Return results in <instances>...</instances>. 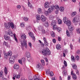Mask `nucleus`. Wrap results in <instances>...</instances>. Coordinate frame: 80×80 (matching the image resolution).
<instances>
[{
  "instance_id": "41",
  "label": "nucleus",
  "mask_w": 80,
  "mask_h": 80,
  "mask_svg": "<svg viewBox=\"0 0 80 80\" xmlns=\"http://www.w3.org/2000/svg\"><path fill=\"white\" fill-rule=\"evenodd\" d=\"M62 74L63 75H66L67 74V72L66 71L64 70L62 71Z\"/></svg>"
},
{
  "instance_id": "13",
  "label": "nucleus",
  "mask_w": 80,
  "mask_h": 80,
  "mask_svg": "<svg viewBox=\"0 0 80 80\" xmlns=\"http://www.w3.org/2000/svg\"><path fill=\"white\" fill-rule=\"evenodd\" d=\"M4 26L7 29H9L10 28V26L9 25H8V23H4Z\"/></svg>"
},
{
  "instance_id": "33",
  "label": "nucleus",
  "mask_w": 80,
  "mask_h": 80,
  "mask_svg": "<svg viewBox=\"0 0 80 80\" xmlns=\"http://www.w3.org/2000/svg\"><path fill=\"white\" fill-rule=\"evenodd\" d=\"M59 10L60 12H63L64 10V8H63V7H61L60 8Z\"/></svg>"
},
{
  "instance_id": "45",
  "label": "nucleus",
  "mask_w": 80,
  "mask_h": 80,
  "mask_svg": "<svg viewBox=\"0 0 80 80\" xmlns=\"http://www.w3.org/2000/svg\"><path fill=\"white\" fill-rule=\"evenodd\" d=\"M49 75H50V76H51V77H53V72H51L50 73H49Z\"/></svg>"
},
{
  "instance_id": "62",
  "label": "nucleus",
  "mask_w": 80,
  "mask_h": 80,
  "mask_svg": "<svg viewBox=\"0 0 80 80\" xmlns=\"http://www.w3.org/2000/svg\"><path fill=\"white\" fill-rule=\"evenodd\" d=\"M42 32L43 34H44L45 33V30L44 29H42Z\"/></svg>"
},
{
  "instance_id": "24",
  "label": "nucleus",
  "mask_w": 80,
  "mask_h": 80,
  "mask_svg": "<svg viewBox=\"0 0 80 80\" xmlns=\"http://www.w3.org/2000/svg\"><path fill=\"white\" fill-rule=\"evenodd\" d=\"M61 48V46L60 45L58 44L56 45V48L58 50H60Z\"/></svg>"
},
{
  "instance_id": "21",
  "label": "nucleus",
  "mask_w": 80,
  "mask_h": 80,
  "mask_svg": "<svg viewBox=\"0 0 80 80\" xmlns=\"http://www.w3.org/2000/svg\"><path fill=\"white\" fill-rule=\"evenodd\" d=\"M28 7H30V8H32V4H31V3H30V2H29V0H28Z\"/></svg>"
},
{
  "instance_id": "37",
  "label": "nucleus",
  "mask_w": 80,
  "mask_h": 80,
  "mask_svg": "<svg viewBox=\"0 0 80 80\" xmlns=\"http://www.w3.org/2000/svg\"><path fill=\"white\" fill-rule=\"evenodd\" d=\"M38 13H41L42 12V9L40 8H38Z\"/></svg>"
},
{
  "instance_id": "36",
  "label": "nucleus",
  "mask_w": 80,
  "mask_h": 80,
  "mask_svg": "<svg viewBox=\"0 0 80 80\" xmlns=\"http://www.w3.org/2000/svg\"><path fill=\"white\" fill-rule=\"evenodd\" d=\"M31 27L30 26H27L26 27V29L27 30H28V31H30V30H31Z\"/></svg>"
},
{
  "instance_id": "20",
  "label": "nucleus",
  "mask_w": 80,
  "mask_h": 80,
  "mask_svg": "<svg viewBox=\"0 0 80 80\" xmlns=\"http://www.w3.org/2000/svg\"><path fill=\"white\" fill-rule=\"evenodd\" d=\"M68 29L70 31H73V26H68Z\"/></svg>"
},
{
  "instance_id": "55",
  "label": "nucleus",
  "mask_w": 80,
  "mask_h": 80,
  "mask_svg": "<svg viewBox=\"0 0 80 80\" xmlns=\"http://www.w3.org/2000/svg\"><path fill=\"white\" fill-rule=\"evenodd\" d=\"M2 75H3V72L2 71H1L0 72V77H2Z\"/></svg>"
},
{
  "instance_id": "54",
  "label": "nucleus",
  "mask_w": 80,
  "mask_h": 80,
  "mask_svg": "<svg viewBox=\"0 0 80 80\" xmlns=\"http://www.w3.org/2000/svg\"><path fill=\"white\" fill-rule=\"evenodd\" d=\"M54 10L55 11V13L56 14H58V10H59V9H55Z\"/></svg>"
},
{
  "instance_id": "25",
  "label": "nucleus",
  "mask_w": 80,
  "mask_h": 80,
  "mask_svg": "<svg viewBox=\"0 0 80 80\" xmlns=\"http://www.w3.org/2000/svg\"><path fill=\"white\" fill-rule=\"evenodd\" d=\"M71 58L72 61V62H75V59L73 56H71Z\"/></svg>"
},
{
  "instance_id": "26",
  "label": "nucleus",
  "mask_w": 80,
  "mask_h": 80,
  "mask_svg": "<svg viewBox=\"0 0 80 80\" xmlns=\"http://www.w3.org/2000/svg\"><path fill=\"white\" fill-rule=\"evenodd\" d=\"M77 14V12L76 11H75L71 13V15L72 17H74L75 15H76Z\"/></svg>"
},
{
  "instance_id": "27",
  "label": "nucleus",
  "mask_w": 80,
  "mask_h": 80,
  "mask_svg": "<svg viewBox=\"0 0 80 80\" xmlns=\"http://www.w3.org/2000/svg\"><path fill=\"white\" fill-rule=\"evenodd\" d=\"M14 77H15L16 78H20V75H17V74H15V76H14Z\"/></svg>"
},
{
  "instance_id": "14",
  "label": "nucleus",
  "mask_w": 80,
  "mask_h": 80,
  "mask_svg": "<svg viewBox=\"0 0 80 80\" xmlns=\"http://www.w3.org/2000/svg\"><path fill=\"white\" fill-rule=\"evenodd\" d=\"M63 21L64 23H67V22L68 21V18L65 17H64L63 19Z\"/></svg>"
},
{
  "instance_id": "34",
  "label": "nucleus",
  "mask_w": 80,
  "mask_h": 80,
  "mask_svg": "<svg viewBox=\"0 0 80 80\" xmlns=\"http://www.w3.org/2000/svg\"><path fill=\"white\" fill-rule=\"evenodd\" d=\"M36 18L37 20H40V15L38 14L36 15Z\"/></svg>"
},
{
  "instance_id": "12",
  "label": "nucleus",
  "mask_w": 80,
  "mask_h": 80,
  "mask_svg": "<svg viewBox=\"0 0 80 80\" xmlns=\"http://www.w3.org/2000/svg\"><path fill=\"white\" fill-rule=\"evenodd\" d=\"M8 35H9L11 37H12L13 34V33H12V31L10 29H9L8 31Z\"/></svg>"
},
{
  "instance_id": "1",
  "label": "nucleus",
  "mask_w": 80,
  "mask_h": 80,
  "mask_svg": "<svg viewBox=\"0 0 80 80\" xmlns=\"http://www.w3.org/2000/svg\"><path fill=\"white\" fill-rule=\"evenodd\" d=\"M21 38L23 39L22 41H21V47L22 48L24 47V46L26 48H27V42H26V39L27 38V36L25 34L22 33L21 36Z\"/></svg>"
},
{
  "instance_id": "31",
  "label": "nucleus",
  "mask_w": 80,
  "mask_h": 80,
  "mask_svg": "<svg viewBox=\"0 0 80 80\" xmlns=\"http://www.w3.org/2000/svg\"><path fill=\"white\" fill-rule=\"evenodd\" d=\"M51 35L52 37H54L55 36V32H52L51 33Z\"/></svg>"
},
{
  "instance_id": "58",
  "label": "nucleus",
  "mask_w": 80,
  "mask_h": 80,
  "mask_svg": "<svg viewBox=\"0 0 80 80\" xmlns=\"http://www.w3.org/2000/svg\"><path fill=\"white\" fill-rule=\"evenodd\" d=\"M14 38L15 41H16L17 43H18V40H17V38H16V37H15Z\"/></svg>"
},
{
  "instance_id": "23",
  "label": "nucleus",
  "mask_w": 80,
  "mask_h": 80,
  "mask_svg": "<svg viewBox=\"0 0 80 80\" xmlns=\"http://www.w3.org/2000/svg\"><path fill=\"white\" fill-rule=\"evenodd\" d=\"M72 67L73 68H74L75 70H77V65H76L75 64H73L72 65Z\"/></svg>"
},
{
  "instance_id": "53",
  "label": "nucleus",
  "mask_w": 80,
  "mask_h": 80,
  "mask_svg": "<svg viewBox=\"0 0 80 80\" xmlns=\"http://www.w3.org/2000/svg\"><path fill=\"white\" fill-rule=\"evenodd\" d=\"M50 70H48L46 71V74L47 75H49V74H50Z\"/></svg>"
},
{
  "instance_id": "61",
  "label": "nucleus",
  "mask_w": 80,
  "mask_h": 80,
  "mask_svg": "<svg viewBox=\"0 0 80 80\" xmlns=\"http://www.w3.org/2000/svg\"><path fill=\"white\" fill-rule=\"evenodd\" d=\"M18 62L19 63H20V64H22V62H22L21 60H18Z\"/></svg>"
},
{
  "instance_id": "42",
  "label": "nucleus",
  "mask_w": 80,
  "mask_h": 80,
  "mask_svg": "<svg viewBox=\"0 0 80 80\" xmlns=\"http://www.w3.org/2000/svg\"><path fill=\"white\" fill-rule=\"evenodd\" d=\"M52 26H53V30H54L57 29V25H56V24L55 25H53Z\"/></svg>"
},
{
  "instance_id": "63",
  "label": "nucleus",
  "mask_w": 80,
  "mask_h": 80,
  "mask_svg": "<svg viewBox=\"0 0 80 80\" xmlns=\"http://www.w3.org/2000/svg\"><path fill=\"white\" fill-rule=\"evenodd\" d=\"M58 41L60 42L61 41V37H59L58 38Z\"/></svg>"
},
{
  "instance_id": "56",
  "label": "nucleus",
  "mask_w": 80,
  "mask_h": 80,
  "mask_svg": "<svg viewBox=\"0 0 80 80\" xmlns=\"http://www.w3.org/2000/svg\"><path fill=\"white\" fill-rule=\"evenodd\" d=\"M21 60L22 62H24L25 61V58H22Z\"/></svg>"
},
{
  "instance_id": "47",
  "label": "nucleus",
  "mask_w": 80,
  "mask_h": 80,
  "mask_svg": "<svg viewBox=\"0 0 80 80\" xmlns=\"http://www.w3.org/2000/svg\"><path fill=\"white\" fill-rule=\"evenodd\" d=\"M66 33H67V35L68 37H70V33H69L68 31L67 30V31H66Z\"/></svg>"
},
{
  "instance_id": "3",
  "label": "nucleus",
  "mask_w": 80,
  "mask_h": 80,
  "mask_svg": "<svg viewBox=\"0 0 80 80\" xmlns=\"http://www.w3.org/2000/svg\"><path fill=\"white\" fill-rule=\"evenodd\" d=\"M53 10H55V6H51L49 7V9H48V12L49 13H51L53 12Z\"/></svg>"
},
{
  "instance_id": "6",
  "label": "nucleus",
  "mask_w": 80,
  "mask_h": 80,
  "mask_svg": "<svg viewBox=\"0 0 80 80\" xmlns=\"http://www.w3.org/2000/svg\"><path fill=\"white\" fill-rule=\"evenodd\" d=\"M29 35L30 37H31V38H32L33 40H35V38L34 36V35H33V33L32 32H30L29 33Z\"/></svg>"
},
{
  "instance_id": "22",
  "label": "nucleus",
  "mask_w": 80,
  "mask_h": 80,
  "mask_svg": "<svg viewBox=\"0 0 80 80\" xmlns=\"http://www.w3.org/2000/svg\"><path fill=\"white\" fill-rule=\"evenodd\" d=\"M26 57L28 58H30V52H27L26 53Z\"/></svg>"
},
{
  "instance_id": "18",
  "label": "nucleus",
  "mask_w": 80,
  "mask_h": 80,
  "mask_svg": "<svg viewBox=\"0 0 80 80\" xmlns=\"http://www.w3.org/2000/svg\"><path fill=\"white\" fill-rule=\"evenodd\" d=\"M41 64H40V63H38L37 65L36 68H37V69H39V70H40V69L41 68Z\"/></svg>"
},
{
  "instance_id": "5",
  "label": "nucleus",
  "mask_w": 80,
  "mask_h": 80,
  "mask_svg": "<svg viewBox=\"0 0 80 80\" xmlns=\"http://www.w3.org/2000/svg\"><path fill=\"white\" fill-rule=\"evenodd\" d=\"M41 20L43 22H45L46 21V20H47V18L44 16V15H42L41 17Z\"/></svg>"
},
{
  "instance_id": "35",
  "label": "nucleus",
  "mask_w": 80,
  "mask_h": 80,
  "mask_svg": "<svg viewBox=\"0 0 80 80\" xmlns=\"http://www.w3.org/2000/svg\"><path fill=\"white\" fill-rule=\"evenodd\" d=\"M58 24H62V20L60 19H59L58 21Z\"/></svg>"
},
{
  "instance_id": "4",
  "label": "nucleus",
  "mask_w": 80,
  "mask_h": 80,
  "mask_svg": "<svg viewBox=\"0 0 80 80\" xmlns=\"http://www.w3.org/2000/svg\"><path fill=\"white\" fill-rule=\"evenodd\" d=\"M14 59L15 57H14L11 56L9 58V63H11V64H13L14 63V62H15Z\"/></svg>"
},
{
  "instance_id": "50",
  "label": "nucleus",
  "mask_w": 80,
  "mask_h": 80,
  "mask_svg": "<svg viewBox=\"0 0 80 80\" xmlns=\"http://www.w3.org/2000/svg\"><path fill=\"white\" fill-rule=\"evenodd\" d=\"M77 32L78 33H80V29L79 28L77 29Z\"/></svg>"
},
{
  "instance_id": "39",
  "label": "nucleus",
  "mask_w": 80,
  "mask_h": 80,
  "mask_svg": "<svg viewBox=\"0 0 80 80\" xmlns=\"http://www.w3.org/2000/svg\"><path fill=\"white\" fill-rule=\"evenodd\" d=\"M44 25L46 27H48V23L47 22H46L44 24Z\"/></svg>"
},
{
  "instance_id": "51",
  "label": "nucleus",
  "mask_w": 80,
  "mask_h": 80,
  "mask_svg": "<svg viewBox=\"0 0 80 80\" xmlns=\"http://www.w3.org/2000/svg\"><path fill=\"white\" fill-rule=\"evenodd\" d=\"M23 18L24 21H28V18L26 17H24Z\"/></svg>"
},
{
  "instance_id": "10",
  "label": "nucleus",
  "mask_w": 80,
  "mask_h": 80,
  "mask_svg": "<svg viewBox=\"0 0 80 80\" xmlns=\"http://www.w3.org/2000/svg\"><path fill=\"white\" fill-rule=\"evenodd\" d=\"M4 39L6 40H11L10 37L7 35H4Z\"/></svg>"
},
{
  "instance_id": "57",
  "label": "nucleus",
  "mask_w": 80,
  "mask_h": 80,
  "mask_svg": "<svg viewBox=\"0 0 80 80\" xmlns=\"http://www.w3.org/2000/svg\"><path fill=\"white\" fill-rule=\"evenodd\" d=\"M52 42L54 43H56V39H52Z\"/></svg>"
},
{
  "instance_id": "16",
  "label": "nucleus",
  "mask_w": 80,
  "mask_h": 80,
  "mask_svg": "<svg viewBox=\"0 0 80 80\" xmlns=\"http://www.w3.org/2000/svg\"><path fill=\"white\" fill-rule=\"evenodd\" d=\"M34 80H40V78H38L37 75H35L33 77Z\"/></svg>"
},
{
  "instance_id": "59",
  "label": "nucleus",
  "mask_w": 80,
  "mask_h": 80,
  "mask_svg": "<svg viewBox=\"0 0 80 80\" xmlns=\"http://www.w3.org/2000/svg\"><path fill=\"white\" fill-rule=\"evenodd\" d=\"M43 40L44 42H47V39H46V38L45 37H44L43 38Z\"/></svg>"
},
{
  "instance_id": "64",
  "label": "nucleus",
  "mask_w": 80,
  "mask_h": 80,
  "mask_svg": "<svg viewBox=\"0 0 80 80\" xmlns=\"http://www.w3.org/2000/svg\"><path fill=\"white\" fill-rule=\"evenodd\" d=\"M8 53H5L4 54V57H8Z\"/></svg>"
},
{
  "instance_id": "32",
  "label": "nucleus",
  "mask_w": 80,
  "mask_h": 80,
  "mask_svg": "<svg viewBox=\"0 0 80 80\" xmlns=\"http://www.w3.org/2000/svg\"><path fill=\"white\" fill-rule=\"evenodd\" d=\"M41 62L42 65L43 66H45V61H44V60L43 59H41Z\"/></svg>"
},
{
  "instance_id": "2",
  "label": "nucleus",
  "mask_w": 80,
  "mask_h": 80,
  "mask_svg": "<svg viewBox=\"0 0 80 80\" xmlns=\"http://www.w3.org/2000/svg\"><path fill=\"white\" fill-rule=\"evenodd\" d=\"M42 54L44 55V56H47V55H50L51 54V52L50 51V50L48 48H46L45 49H43L42 51Z\"/></svg>"
},
{
  "instance_id": "49",
  "label": "nucleus",
  "mask_w": 80,
  "mask_h": 80,
  "mask_svg": "<svg viewBox=\"0 0 80 80\" xmlns=\"http://www.w3.org/2000/svg\"><path fill=\"white\" fill-rule=\"evenodd\" d=\"M57 30L58 32H60V31H61V30H62V29H61V28H60V27L58 28Z\"/></svg>"
},
{
  "instance_id": "15",
  "label": "nucleus",
  "mask_w": 80,
  "mask_h": 80,
  "mask_svg": "<svg viewBox=\"0 0 80 80\" xmlns=\"http://www.w3.org/2000/svg\"><path fill=\"white\" fill-rule=\"evenodd\" d=\"M20 68V66H19V65L18 64H15L14 65V68L15 69H18V68Z\"/></svg>"
},
{
  "instance_id": "60",
  "label": "nucleus",
  "mask_w": 80,
  "mask_h": 80,
  "mask_svg": "<svg viewBox=\"0 0 80 80\" xmlns=\"http://www.w3.org/2000/svg\"><path fill=\"white\" fill-rule=\"evenodd\" d=\"M76 53H77V54H80V50H78L77 51Z\"/></svg>"
},
{
  "instance_id": "17",
  "label": "nucleus",
  "mask_w": 80,
  "mask_h": 80,
  "mask_svg": "<svg viewBox=\"0 0 80 80\" xmlns=\"http://www.w3.org/2000/svg\"><path fill=\"white\" fill-rule=\"evenodd\" d=\"M57 24V21L55 20H52V26L55 25Z\"/></svg>"
},
{
  "instance_id": "29",
  "label": "nucleus",
  "mask_w": 80,
  "mask_h": 80,
  "mask_svg": "<svg viewBox=\"0 0 80 80\" xmlns=\"http://www.w3.org/2000/svg\"><path fill=\"white\" fill-rule=\"evenodd\" d=\"M54 10H59V6L57 5L54 6Z\"/></svg>"
},
{
  "instance_id": "43",
  "label": "nucleus",
  "mask_w": 80,
  "mask_h": 80,
  "mask_svg": "<svg viewBox=\"0 0 80 80\" xmlns=\"http://www.w3.org/2000/svg\"><path fill=\"white\" fill-rule=\"evenodd\" d=\"M3 45L4 46H6V47H8V43L5 42H4V43H3Z\"/></svg>"
},
{
  "instance_id": "28",
  "label": "nucleus",
  "mask_w": 80,
  "mask_h": 80,
  "mask_svg": "<svg viewBox=\"0 0 80 80\" xmlns=\"http://www.w3.org/2000/svg\"><path fill=\"white\" fill-rule=\"evenodd\" d=\"M54 18V16L53 15H50L49 16V20H52Z\"/></svg>"
},
{
  "instance_id": "44",
  "label": "nucleus",
  "mask_w": 80,
  "mask_h": 80,
  "mask_svg": "<svg viewBox=\"0 0 80 80\" xmlns=\"http://www.w3.org/2000/svg\"><path fill=\"white\" fill-rule=\"evenodd\" d=\"M44 45L46 47H48V42H47L46 41V42H44Z\"/></svg>"
},
{
  "instance_id": "11",
  "label": "nucleus",
  "mask_w": 80,
  "mask_h": 80,
  "mask_svg": "<svg viewBox=\"0 0 80 80\" xmlns=\"http://www.w3.org/2000/svg\"><path fill=\"white\" fill-rule=\"evenodd\" d=\"M49 5H50V4L48 2H45V3L44 4V7L45 8H47L48 7H49Z\"/></svg>"
},
{
  "instance_id": "7",
  "label": "nucleus",
  "mask_w": 80,
  "mask_h": 80,
  "mask_svg": "<svg viewBox=\"0 0 80 80\" xmlns=\"http://www.w3.org/2000/svg\"><path fill=\"white\" fill-rule=\"evenodd\" d=\"M8 25H9V27H11L12 29L14 28V24L12 22H8Z\"/></svg>"
},
{
  "instance_id": "46",
  "label": "nucleus",
  "mask_w": 80,
  "mask_h": 80,
  "mask_svg": "<svg viewBox=\"0 0 80 80\" xmlns=\"http://www.w3.org/2000/svg\"><path fill=\"white\" fill-rule=\"evenodd\" d=\"M20 26H21V27H25V23L24 22H22L20 24Z\"/></svg>"
},
{
  "instance_id": "9",
  "label": "nucleus",
  "mask_w": 80,
  "mask_h": 80,
  "mask_svg": "<svg viewBox=\"0 0 80 80\" xmlns=\"http://www.w3.org/2000/svg\"><path fill=\"white\" fill-rule=\"evenodd\" d=\"M78 18L77 17H75L73 18L72 22L73 23H75V22H78Z\"/></svg>"
},
{
  "instance_id": "38",
  "label": "nucleus",
  "mask_w": 80,
  "mask_h": 80,
  "mask_svg": "<svg viewBox=\"0 0 80 80\" xmlns=\"http://www.w3.org/2000/svg\"><path fill=\"white\" fill-rule=\"evenodd\" d=\"M4 73L5 74H7V73H8L7 71V68L6 67L4 68Z\"/></svg>"
},
{
  "instance_id": "30",
  "label": "nucleus",
  "mask_w": 80,
  "mask_h": 80,
  "mask_svg": "<svg viewBox=\"0 0 80 80\" xmlns=\"http://www.w3.org/2000/svg\"><path fill=\"white\" fill-rule=\"evenodd\" d=\"M8 56H11L12 55V51H10L8 52Z\"/></svg>"
},
{
  "instance_id": "52",
  "label": "nucleus",
  "mask_w": 80,
  "mask_h": 80,
  "mask_svg": "<svg viewBox=\"0 0 80 80\" xmlns=\"http://www.w3.org/2000/svg\"><path fill=\"white\" fill-rule=\"evenodd\" d=\"M64 64L66 67H67V62L65 61V60H64Z\"/></svg>"
},
{
  "instance_id": "8",
  "label": "nucleus",
  "mask_w": 80,
  "mask_h": 80,
  "mask_svg": "<svg viewBox=\"0 0 80 80\" xmlns=\"http://www.w3.org/2000/svg\"><path fill=\"white\" fill-rule=\"evenodd\" d=\"M73 71H72L71 74L72 75V78L74 79V80H76L77 79V75L73 73Z\"/></svg>"
},
{
  "instance_id": "19",
  "label": "nucleus",
  "mask_w": 80,
  "mask_h": 80,
  "mask_svg": "<svg viewBox=\"0 0 80 80\" xmlns=\"http://www.w3.org/2000/svg\"><path fill=\"white\" fill-rule=\"evenodd\" d=\"M65 23H66V25L68 27L71 25V22H70V21L69 20H68V21Z\"/></svg>"
},
{
  "instance_id": "40",
  "label": "nucleus",
  "mask_w": 80,
  "mask_h": 80,
  "mask_svg": "<svg viewBox=\"0 0 80 80\" xmlns=\"http://www.w3.org/2000/svg\"><path fill=\"white\" fill-rule=\"evenodd\" d=\"M49 11L48 12V11H45L44 12L45 14L46 15V16H47L49 15Z\"/></svg>"
},
{
  "instance_id": "48",
  "label": "nucleus",
  "mask_w": 80,
  "mask_h": 80,
  "mask_svg": "<svg viewBox=\"0 0 80 80\" xmlns=\"http://www.w3.org/2000/svg\"><path fill=\"white\" fill-rule=\"evenodd\" d=\"M76 60H77V61H78V60H79V59H80L79 56H76Z\"/></svg>"
}]
</instances>
